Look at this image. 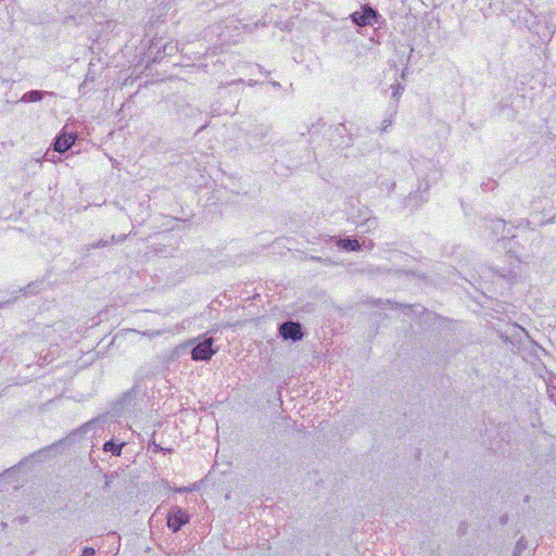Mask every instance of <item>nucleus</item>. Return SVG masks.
I'll return each mask as SVG.
<instances>
[{"instance_id":"1","label":"nucleus","mask_w":556,"mask_h":556,"mask_svg":"<svg viewBox=\"0 0 556 556\" xmlns=\"http://www.w3.org/2000/svg\"><path fill=\"white\" fill-rule=\"evenodd\" d=\"M190 516L180 507H173L167 515V526L174 532L178 531L184 525L188 523Z\"/></svg>"},{"instance_id":"2","label":"nucleus","mask_w":556,"mask_h":556,"mask_svg":"<svg viewBox=\"0 0 556 556\" xmlns=\"http://www.w3.org/2000/svg\"><path fill=\"white\" fill-rule=\"evenodd\" d=\"M351 18L358 26H372L377 22V12L371 7L364 5L362 12H354Z\"/></svg>"},{"instance_id":"3","label":"nucleus","mask_w":556,"mask_h":556,"mask_svg":"<svg viewBox=\"0 0 556 556\" xmlns=\"http://www.w3.org/2000/svg\"><path fill=\"white\" fill-rule=\"evenodd\" d=\"M213 340L206 339L192 349L191 356L194 361H208L215 354L212 349Z\"/></svg>"},{"instance_id":"4","label":"nucleus","mask_w":556,"mask_h":556,"mask_svg":"<svg viewBox=\"0 0 556 556\" xmlns=\"http://www.w3.org/2000/svg\"><path fill=\"white\" fill-rule=\"evenodd\" d=\"M279 333L286 340L291 339L293 341H298L303 338L301 325L294 321H286L281 324L279 327Z\"/></svg>"},{"instance_id":"5","label":"nucleus","mask_w":556,"mask_h":556,"mask_svg":"<svg viewBox=\"0 0 556 556\" xmlns=\"http://www.w3.org/2000/svg\"><path fill=\"white\" fill-rule=\"evenodd\" d=\"M76 138L75 134L63 131L54 141V151L60 153L67 151L75 143Z\"/></svg>"},{"instance_id":"6","label":"nucleus","mask_w":556,"mask_h":556,"mask_svg":"<svg viewBox=\"0 0 556 556\" xmlns=\"http://www.w3.org/2000/svg\"><path fill=\"white\" fill-rule=\"evenodd\" d=\"M46 94L52 96V92L40 91V90H31L24 93L21 98L22 102H37L40 101Z\"/></svg>"},{"instance_id":"7","label":"nucleus","mask_w":556,"mask_h":556,"mask_svg":"<svg viewBox=\"0 0 556 556\" xmlns=\"http://www.w3.org/2000/svg\"><path fill=\"white\" fill-rule=\"evenodd\" d=\"M337 245L340 249L346 250V251H359L361 250V244L356 239H350V238L339 239L337 241Z\"/></svg>"},{"instance_id":"8","label":"nucleus","mask_w":556,"mask_h":556,"mask_svg":"<svg viewBox=\"0 0 556 556\" xmlns=\"http://www.w3.org/2000/svg\"><path fill=\"white\" fill-rule=\"evenodd\" d=\"M123 445H124L123 443L122 444H116L113 441H108V442L104 443L103 450L105 452H111L115 456H119L121 452H122Z\"/></svg>"},{"instance_id":"9","label":"nucleus","mask_w":556,"mask_h":556,"mask_svg":"<svg viewBox=\"0 0 556 556\" xmlns=\"http://www.w3.org/2000/svg\"><path fill=\"white\" fill-rule=\"evenodd\" d=\"M547 394H551L556 391V376L553 374H547L545 378Z\"/></svg>"},{"instance_id":"10","label":"nucleus","mask_w":556,"mask_h":556,"mask_svg":"<svg viewBox=\"0 0 556 556\" xmlns=\"http://www.w3.org/2000/svg\"><path fill=\"white\" fill-rule=\"evenodd\" d=\"M492 227L496 235H498L500 231H503L505 229V222L502 219H497L492 222Z\"/></svg>"},{"instance_id":"11","label":"nucleus","mask_w":556,"mask_h":556,"mask_svg":"<svg viewBox=\"0 0 556 556\" xmlns=\"http://www.w3.org/2000/svg\"><path fill=\"white\" fill-rule=\"evenodd\" d=\"M164 332H165V330H150V331L142 332V336L152 339V338L163 334Z\"/></svg>"},{"instance_id":"12","label":"nucleus","mask_w":556,"mask_h":556,"mask_svg":"<svg viewBox=\"0 0 556 556\" xmlns=\"http://www.w3.org/2000/svg\"><path fill=\"white\" fill-rule=\"evenodd\" d=\"M391 87H392V89H393V93H392V96H393L394 98L399 97V96H400V93H401V92L403 91V89H404V88H403L399 83H397V84L392 85Z\"/></svg>"},{"instance_id":"13","label":"nucleus","mask_w":556,"mask_h":556,"mask_svg":"<svg viewBox=\"0 0 556 556\" xmlns=\"http://www.w3.org/2000/svg\"><path fill=\"white\" fill-rule=\"evenodd\" d=\"M109 244L108 240H99L90 245V249H100Z\"/></svg>"},{"instance_id":"14","label":"nucleus","mask_w":556,"mask_h":556,"mask_svg":"<svg viewBox=\"0 0 556 556\" xmlns=\"http://www.w3.org/2000/svg\"><path fill=\"white\" fill-rule=\"evenodd\" d=\"M365 225L368 227V230L375 229L378 226V222L376 218H368L365 223Z\"/></svg>"},{"instance_id":"15","label":"nucleus","mask_w":556,"mask_h":556,"mask_svg":"<svg viewBox=\"0 0 556 556\" xmlns=\"http://www.w3.org/2000/svg\"><path fill=\"white\" fill-rule=\"evenodd\" d=\"M80 556H94V549L91 547H85Z\"/></svg>"},{"instance_id":"16","label":"nucleus","mask_w":556,"mask_h":556,"mask_svg":"<svg viewBox=\"0 0 556 556\" xmlns=\"http://www.w3.org/2000/svg\"><path fill=\"white\" fill-rule=\"evenodd\" d=\"M126 236H122V237H118L116 238L115 236H112L111 237V242H122L123 240H125Z\"/></svg>"},{"instance_id":"17","label":"nucleus","mask_w":556,"mask_h":556,"mask_svg":"<svg viewBox=\"0 0 556 556\" xmlns=\"http://www.w3.org/2000/svg\"><path fill=\"white\" fill-rule=\"evenodd\" d=\"M392 124L391 119H384L382 123V129L386 130Z\"/></svg>"},{"instance_id":"18","label":"nucleus","mask_w":556,"mask_h":556,"mask_svg":"<svg viewBox=\"0 0 556 556\" xmlns=\"http://www.w3.org/2000/svg\"><path fill=\"white\" fill-rule=\"evenodd\" d=\"M192 490H193L192 488H179V489H176V492H179V493L191 492Z\"/></svg>"},{"instance_id":"19","label":"nucleus","mask_w":556,"mask_h":556,"mask_svg":"<svg viewBox=\"0 0 556 556\" xmlns=\"http://www.w3.org/2000/svg\"><path fill=\"white\" fill-rule=\"evenodd\" d=\"M549 399L556 404V391L548 394Z\"/></svg>"},{"instance_id":"20","label":"nucleus","mask_w":556,"mask_h":556,"mask_svg":"<svg viewBox=\"0 0 556 556\" xmlns=\"http://www.w3.org/2000/svg\"><path fill=\"white\" fill-rule=\"evenodd\" d=\"M153 446H154V451L157 452V451H163V448L156 444V443H153Z\"/></svg>"},{"instance_id":"21","label":"nucleus","mask_w":556,"mask_h":556,"mask_svg":"<svg viewBox=\"0 0 556 556\" xmlns=\"http://www.w3.org/2000/svg\"><path fill=\"white\" fill-rule=\"evenodd\" d=\"M367 247H368V249H371L374 247V242L369 241V243H367Z\"/></svg>"},{"instance_id":"22","label":"nucleus","mask_w":556,"mask_h":556,"mask_svg":"<svg viewBox=\"0 0 556 556\" xmlns=\"http://www.w3.org/2000/svg\"><path fill=\"white\" fill-rule=\"evenodd\" d=\"M3 306V303H0V308Z\"/></svg>"}]
</instances>
